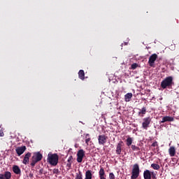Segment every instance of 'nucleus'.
Segmentation results:
<instances>
[{
    "mask_svg": "<svg viewBox=\"0 0 179 179\" xmlns=\"http://www.w3.org/2000/svg\"><path fill=\"white\" fill-rule=\"evenodd\" d=\"M173 77L169 76L164 79L161 83V87L162 89H170L173 85Z\"/></svg>",
    "mask_w": 179,
    "mask_h": 179,
    "instance_id": "nucleus-1",
    "label": "nucleus"
},
{
    "mask_svg": "<svg viewBox=\"0 0 179 179\" xmlns=\"http://www.w3.org/2000/svg\"><path fill=\"white\" fill-rule=\"evenodd\" d=\"M58 160H59V157L58 154H51L48 155V162L51 164V166H57L58 164Z\"/></svg>",
    "mask_w": 179,
    "mask_h": 179,
    "instance_id": "nucleus-2",
    "label": "nucleus"
},
{
    "mask_svg": "<svg viewBox=\"0 0 179 179\" xmlns=\"http://www.w3.org/2000/svg\"><path fill=\"white\" fill-rule=\"evenodd\" d=\"M139 177V165L138 164H135L133 166V169L131 171V179H136Z\"/></svg>",
    "mask_w": 179,
    "mask_h": 179,
    "instance_id": "nucleus-3",
    "label": "nucleus"
},
{
    "mask_svg": "<svg viewBox=\"0 0 179 179\" xmlns=\"http://www.w3.org/2000/svg\"><path fill=\"white\" fill-rule=\"evenodd\" d=\"M143 177L144 179H157V178H156V173L150 171L148 169L144 171Z\"/></svg>",
    "mask_w": 179,
    "mask_h": 179,
    "instance_id": "nucleus-4",
    "label": "nucleus"
},
{
    "mask_svg": "<svg viewBox=\"0 0 179 179\" xmlns=\"http://www.w3.org/2000/svg\"><path fill=\"white\" fill-rule=\"evenodd\" d=\"M150 122H152V119H150V117L143 118L142 123V127L143 129L148 130L149 125H150Z\"/></svg>",
    "mask_w": 179,
    "mask_h": 179,
    "instance_id": "nucleus-5",
    "label": "nucleus"
},
{
    "mask_svg": "<svg viewBox=\"0 0 179 179\" xmlns=\"http://www.w3.org/2000/svg\"><path fill=\"white\" fill-rule=\"evenodd\" d=\"M85 157V150H79L77 152V162L78 163H82Z\"/></svg>",
    "mask_w": 179,
    "mask_h": 179,
    "instance_id": "nucleus-6",
    "label": "nucleus"
},
{
    "mask_svg": "<svg viewBox=\"0 0 179 179\" xmlns=\"http://www.w3.org/2000/svg\"><path fill=\"white\" fill-rule=\"evenodd\" d=\"M107 139H108V137L106 135H99L98 137L99 145H104V144L107 143Z\"/></svg>",
    "mask_w": 179,
    "mask_h": 179,
    "instance_id": "nucleus-7",
    "label": "nucleus"
},
{
    "mask_svg": "<svg viewBox=\"0 0 179 179\" xmlns=\"http://www.w3.org/2000/svg\"><path fill=\"white\" fill-rule=\"evenodd\" d=\"M156 59H157V54L154 53L152 54L148 59V64L150 66H155V62H156Z\"/></svg>",
    "mask_w": 179,
    "mask_h": 179,
    "instance_id": "nucleus-8",
    "label": "nucleus"
},
{
    "mask_svg": "<svg viewBox=\"0 0 179 179\" xmlns=\"http://www.w3.org/2000/svg\"><path fill=\"white\" fill-rule=\"evenodd\" d=\"M26 149H27V148H26L25 145L17 148L15 149V152H16L17 156H22V155H23L24 153V152H26Z\"/></svg>",
    "mask_w": 179,
    "mask_h": 179,
    "instance_id": "nucleus-9",
    "label": "nucleus"
},
{
    "mask_svg": "<svg viewBox=\"0 0 179 179\" xmlns=\"http://www.w3.org/2000/svg\"><path fill=\"white\" fill-rule=\"evenodd\" d=\"M122 146H124V142L121 141L117 145V148H116L117 155H121V152H122Z\"/></svg>",
    "mask_w": 179,
    "mask_h": 179,
    "instance_id": "nucleus-10",
    "label": "nucleus"
},
{
    "mask_svg": "<svg viewBox=\"0 0 179 179\" xmlns=\"http://www.w3.org/2000/svg\"><path fill=\"white\" fill-rule=\"evenodd\" d=\"M12 177V173L9 171L4 172V174H0V179H10Z\"/></svg>",
    "mask_w": 179,
    "mask_h": 179,
    "instance_id": "nucleus-11",
    "label": "nucleus"
},
{
    "mask_svg": "<svg viewBox=\"0 0 179 179\" xmlns=\"http://www.w3.org/2000/svg\"><path fill=\"white\" fill-rule=\"evenodd\" d=\"M32 159H35L36 162H41V159H43V155L38 152H36L32 157Z\"/></svg>",
    "mask_w": 179,
    "mask_h": 179,
    "instance_id": "nucleus-12",
    "label": "nucleus"
},
{
    "mask_svg": "<svg viewBox=\"0 0 179 179\" xmlns=\"http://www.w3.org/2000/svg\"><path fill=\"white\" fill-rule=\"evenodd\" d=\"M173 121H174V117H170V116H164L162 118V120L161 121V122L163 124L164 122H171Z\"/></svg>",
    "mask_w": 179,
    "mask_h": 179,
    "instance_id": "nucleus-13",
    "label": "nucleus"
},
{
    "mask_svg": "<svg viewBox=\"0 0 179 179\" xmlns=\"http://www.w3.org/2000/svg\"><path fill=\"white\" fill-rule=\"evenodd\" d=\"M30 157H31V152L27 153L24 155V157L23 159V164H28Z\"/></svg>",
    "mask_w": 179,
    "mask_h": 179,
    "instance_id": "nucleus-14",
    "label": "nucleus"
},
{
    "mask_svg": "<svg viewBox=\"0 0 179 179\" xmlns=\"http://www.w3.org/2000/svg\"><path fill=\"white\" fill-rule=\"evenodd\" d=\"M13 171L15 173V174L20 175L22 174V171L20 170V168H19V166L14 165L13 166Z\"/></svg>",
    "mask_w": 179,
    "mask_h": 179,
    "instance_id": "nucleus-15",
    "label": "nucleus"
},
{
    "mask_svg": "<svg viewBox=\"0 0 179 179\" xmlns=\"http://www.w3.org/2000/svg\"><path fill=\"white\" fill-rule=\"evenodd\" d=\"M99 178H106V172L104 171V169L101 167L99 172Z\"/></svg>",
    "mask_w": 179,
    "mask_h": 179,
    "instance_id": "nucleus-16",
    "label": "nucleus"
},
{
    "mask_svg": "<svg viewBox=\"0 0 179 179\" xmlns=\"http://www.w3.org/2000/svg\"><path fill=\"white\" fill-rule=\"evenodd\" d=\"M169 152L171 157L176 156V148L174 147H171L169 150Z\"/></svg>",
    "mask_w": 179,
    "mask_h": 179,
    "instance_id": "nucleus-17",
    "label": "nucleus"
},
{
    "mask_svg": "<svg viewBox=\"0 0 179 179\" xmlns=\"http://www.w3.org/2000/svg\"><path fill=\"white\" fill-rule=\"evenodd\" d=\"M78 78L81 79V80H85V71L80 70L78 72Z\"/></svg>",
    "mask_w": 179,
    "mask_h": 179,
    "instance_id": "nucleus-18",
    "label": "nucleus"
},
{
    "mask_svg": "<svg viewBox=\"0 0 179 179\" xmlns=\"http://www.w3.org/2000/svg\"><path fill=\"white\" fill-rule=\"evenodd\" d=\"M93 175L92 174V171L88 170L85 172V179H92Z\"/></svg>",
    "mask_w": 179,
    "mask_h": 179,
    "instance_id": "nucleus-19",
    "label": "nucleus"
},
{
    "mask_svg": "<svg viewBox=\"0 0 179 179\" xmlns=\"http://www.w3.org/2000/svg\"><path fill=\"white\" fill-rule=\"evenodd\" d=\"M138 115H140L141 117H143V115H145V114H146V107H143L140 111L138 113Z\"/></svg>",
    "mask_w": 179,
    "mask_h": 179,
    "instance_id": "nucleus-20",
    "label": "nucleus"
},
{
    "mask_svg": "<svg viewBox=\"0 0 179 179\" xmlns=\"http://www.w3.org/2000/svg\"><path fill=\"white\" fill-rule=\"evenodd\" d=\"M125 101H129L130 99H132V93H127L124 96Z\"/></svg>",
    "mask_w": 179,
    "mask_h": 179,
    "instance_id": "nucleus-21",
    "label": "nucleus"
},
{
    "mask_svg": "<svg viewBox=\"0 0 179 179\" xmlns=\"http://www.w3.org/2000/svg\"><path fill=\"white\" fill-rule=\"evenodd\" d=\"M126 145L127 146H131V145H132V138L129 137L127 138Z\"/></svg>",
    "mask_w": 179,
    "mask_h": 179,
    "instance_id": "nucleus-22",
    "label": "nucleus"
},
{
    "mask_svg": "<svg viewBox=\"0 0 179 179\" xmlns=\"http://www.w3.org/2000/svg\"><path fill=\"white\" fill-rule=\"evenodd\" d=\"M151 167L153 169V170H159L160 165L157 164H152Z\"/></svg>",
    "mask_w": 179,
    "mask_h": 179,
    "instance_id": "nucleus-23",
    "label": "nucleus"
},
{
    "mask_svg": "<svg viewBox=\"0 0 179 179\" xmlns=\"http://www.w3.org/2000/svg\"><path fill=\"white\" fill-rule=\"evenodd\" d=\"M131 149L134 151H136V152H139V150H141V148H139V147L135 145H131Z\"/></svg>",
    "mask_w": 179,
    "mask_h": 179,
    "instance_id": "nucleus-24",
    "label": "nucleus"
},
{
    "mask_svg": "<svg viewBox=\"0 0 179 179\" xmlns=\"http://www.w3.org/2000/svg\"><path fill=\"white\" fill-rule=\"evenodd\" d=\"M43 174H47V171H45V169H44V168H41L39 170V176H43Z\"/></svg>",
    "mask_w": 179,
    "mask_h": 179,
    "instance_id": "nucleus-25",
    "label": "nucleus"
},
{
    "mask_svg": "<svg viewBox=\"0 0 179 179\" xmlns=\"http://www.w3.org/2000/svg\"><path fill=\"white\" fill-rule=\"evenodd\" d=\"M36 163H38V161H36V159H32V162H31V166H32V167H34V166H36Z\"/></svg>",
    "mask_w": 179,
    "mask_h": 179,
    "instance_id": "nucleus-26",
    "label": "nucleus"
},
{
    "mask_svg": "<svg viewBox=\"0 0 179 179\" xmlns=\"http://www.w3.org/2000/svg\"><path fill=\"white\" fill-rule=\"evenodd\" d=\"M68 163H72L73 162V157L71 155L68 158Z\"/></svg>",
    "mask_w": 179,
    "mask_h": 179,
    "instance_id": "nucleus-27",
    "label": "nucleus"
},
{
    "mask_svg": "<svg viewBox=\"0 0 179 179\" xmlns=\"http://www.w3.org/2000/svg\"><path fill=\"white\" fill-rule=\"evenodd\" d=\"M109 179H115V175L113 173H109Z\"/></svg>",
    "mask_w": 179,
    "mask_h": 179,
    "instance_id": "nucleus-28",
    "label": "nucleus"
},
{
    "mask_svg": "<svg viewBox=\"0 0 179 179\" xmlns=\"http://www.w3.org/2000/svg\"><path fill=\"white\" fill-rule=\"evenodd\" d=\"M131 68L132 69H136V68H138V64H136V63L132 64L131 66Z\"/></svg>",
    "mask_w": 179,
    "mask_h": 179,
    "instance_id": "nucleus-29",
    "label": "nucleus"
},
{
    "mask_svg": "<svg viewBox=\"0 0 179 179\" xmlns=\"http://www.w3.org/2000/svg\"><path fill=\"white\" fill-rule=\"evenodd\" d=\"M92 141L91 138H85V143L86 145H89V143Z\"/></svg>",
    "mask_w": 179,
    "mask_h": 179,
    "instance_id": "nucleus-30",
    "label": "nucleus"
},
{
    "mask_svg": "<svg viewBox=\"0 0 179 179\" xmlns=\"http://www.w3.org/2000/svg\"><path fill=\"white\" fill-rule=\"evenodd\" d=\"M59 173V169H53V174H58Z\"/></svg>",
    "mask_w": 179,
    "mask_h": 179,
    "instance_id": "nucleus-31",
    "label": "nucleus"
},
{
    "mask_svg": "<svg viewBox=\"0 0 179 179\" xmlns=\"http://www.w3.org/2000/svg\"><path fill=\"white\" fill-rule=\"evenodd\" d=\"M151 146H152L153 148H156V146H157V141H155Z\"/></svg>",
    "mask_w": 179,
    "mask_h": 179,
    "instance_id": "nucleus-32",
    "label": "nucleus"
},
{
    "mask_svg": "<svg viewBox=\"0 0 179 179\" xmlns=\"http://www.w3.org/2000/svg\"><path fill=\"white\" fill-rule=\"evenodd\" d=\"M5 134H3V131L2 130H0V136H3Z\"/></svg>",
    "mask_w": 179,
    "mask_h": 179,
    "instance_id": "nucleus-33",
    "label": "nucleus"
},
{
    "mask_svg": "<svg viewBox=\"0 0 179 179\" xmlns=\"http://www.w3.org/2000/svg\"><path fill=\"white\" fill-rule=\"evenodd\" d=\"M90 138V134H87L85 135V139H86V138Z\"/></svg>",
    "mask_w": 179,
    "mask_h": 179,
    "instance_id": "nucleus-34",
    "label": "nucleus"
},
{
    "mask_svg": "<svg viewBox=\"0 0 179 179\" xmlns=\"http://www.w3.org/2000/svg\"><path fill=\"white\" fill-rule=\"evenodd\" d=\"M71 165H72L71 162H68L67 163V167H71Z\"/></svg>",
    "mask_w": 179,
    "mask_h": 179,
    "instance_id": "nucleus-35",
    "label": "nucleus"
},
{
    "mask_svg": "<svg viewBox=\"0 0 179 179\" xmlns=\"http://www.w3.org/2000/svg\"><path fill=\"white\" fill-rule=\"evenodd\" d=\"M29 177H33V174L29 175Z\"/></svg>",
    "mask_w": 179,
    "mask_h": 179,
    "instance_id": "nucleus-36",
    "label": "nucleus"
},
{
    "mask_svg": "<svg viewBox=\"0 0 179 179\" xmlns=\"http://www.w3.org/2000/svg\"><path fill=\"white\" fill-rule=\"evenodd\" d=\"M100 179H106V178H99Z\"/></svg>",
    "mask_w": 179,
    "mask_h": 179,
    "instance_id": "nucleus-37",
    "label": "nucleus"
}]
</instances>
